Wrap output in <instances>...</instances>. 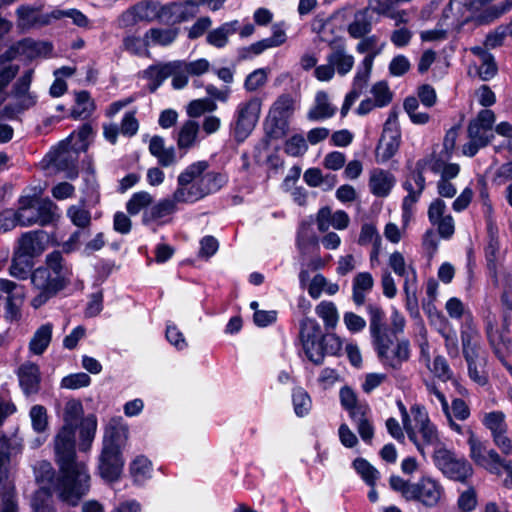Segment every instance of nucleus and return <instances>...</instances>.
<instances>
[{
  "instance_id": "nucleus-1",
  "label": "nucleus",
  "mask_w": 512,
  "mask_h": 512,
  "mask_svg": "<svg viewBox=\"0 0 512 512\" xmlns=\"http://www.w3.org/2000/svg\"><path fill=\"white\" fill-rule=\"evenodd\" d=\"M83 413L80 400H67L62 411L64 425L54 440L55 454L61 472L57 486L59 498L71 505H76L90 487V475L85 463L75 460L76 428Z\"/></svg>"
},
{
  "instance_id": "nucleus-2",
  "label": "nucleus",
  "mask_w": 512,
  "mask_h": 512,
  "mask_svg": "<svg viewBox=\"0 0 512 512\" xmlns=\"http://www.w3.org/2000/svg\"><path fill=\"white\" fill-rule=\"evenodd\" d=\"M72 277L71 269L63 264V258L59 252L48 255L46 265L38 267L31 274V282L39 291L31 300L32 307L38 309L46 304L71 284Z\"/></svg>"
},
{
  "instance_id": "nucleus-3",
  "label": "nucleus",
  "mask_w": 512,
  "mask_h": 512,
  "mask_svg": "<svg viewBox=\"0 0 512 512\" xmlns=\"http://www.w3.org/2000/svg\"><path fill=\"white\" fill-rule=\"evenodd\" d=\"M389 484L391 489L406 501L420 503L426 508L437 507L445 496V489L441 482L430 475H422L415 482L392 475Z\"/></svg>"
},
{
  "instance_id": "nucleus-4",
  "label": "nucleus",
  "mask_w": 512,
  "mask_h": 512,
  "mask_svg": "<svg viewBox=\"0 0 512 512\" xmlns=\"http://www.w3.org/2000/svg\"><path fill=\"white\" fill-rule=\"evenodd\" d=\"M413 423L405 430L408 439L415 445L419 454L426 458L428 447L435 448L442 443L437 426L430 420L424 406L414 404L411 408Z\"/></svg>"
},
{
  "instance_id": "nucleus-5",
  "label": "nucleus",
  "mask_w": 512,
  "mask_h": 512,
  "mask_svg": "<svg viewBox=\"0 0 512 512\" xmlns=\"http://www.w3.org/2000/svg\"><path fill=\"white\" fill-rule=\"evenodd\" d=\"M426 170V162L417 161L412 170L404 180L402 187L407 192L401 204L402 229H406L416 210V204L420 200L426 187V180L423 175Z\"/></svg>"
},
{
  "instance_id": "nucleus-6",
  "label": "nucleus",
  "mask_w": 512,
  "mask_h": 512,
  "mask_svg": "<svg viewBox=\"0 0 512 512\" xmlns=\"http://www.w3.org/2000/svg\"><path fill=\"white\" fill-rule=\"evenodd\" d=\"M36 480L40 488L31 499L33 512H55L52 505V489L58 494V479H54V470L49 462H41L35 468Z\"/></svg>"
},
{
  "instance_id": "nucleus-7",
  "label": "nucleus",
  "mask_w": 512,
  "mask_h": 512,
  "mask_svg": "<svg viewBox=\"0 0 512 512\" xmlns=\"http://www.w3.org/2000/svg\"><path fill=\"white\" fill-rule=\"evenodd\" d=\"M209 164L207 161H197L188 165L177 177V188L173 192L175 200L179 204H193L203 199L196 178L206 172Z\"/></svg>"
},
{
  "instance_id": "nucleus-8",
  "label": "nucleus",
  "mask_w": 512,
  "mask_h": 512,
  "mask_svg": "<svg viewBox=\"0 0 512 512\" xmlns=\"http://www.w3.org/2000/svg\"><path fill=\"white\" fill-rule=\"evenodd\" d=\"M401 143V132L398 124V114L390 111L384 123L381 138L377 144L375 158L377 163L388 162L399 150Z\"/></svg>"
},
{
  "instance_id": "nucleus-9",
  "label": "nucleus",
  "mask_w": 512,
  "mask_h": 512,
  "mask_svg": "<svg viewBox=\"0 0 512 512\" xmlns=\"http://www.w3.org/2000/svg\"><path fill=\"white\" fill-rule=\"evenodd\" d=\"M9 448L8 439L0 438V493L2 494L0 512H17L14 480L9 471Z\"/></svg>"
},
{
  "instance_id": "nucleus-10",
  "label": "nucleus",
  "mask_w": 512,
  "mask_h": 512,
  "mask_svg": "<svg viewBox=\"0 0 512 512\" xmlns=\"http://www.w3.org/2000/svg\"><path fill=\"white\" fill-rule=\"evenodd\" d=\"M469 456L474 463L491 474L497 476L501 475V463L503 458L494 449H488L484 442H482L472 430L467 431Z\"/></svg>"
},
{
  "instance_id": "nucleus-11",
  "label": "nucleus",
  "mask_w": 512,
  "mask_h": 512,
  "mask_svg": "<svg viewBox=\"0 0 512 512\" xmlns=\"http://www.w3.org/2000/svg\"><path fill=\"white\" fill-rule=\"evenodd\" d=\"M377 355L383 365L399 369L410 357V344L407 340L393 343L390 335L373 342Z\"/></svg>"
},
{
  "instance_id": "nucleus-12",
  "label": "nucleus",
  "mask_w": 512,
  "mask_h": 512,
  "mask_svg": "<svg viewBox=\"0 0 512 512\" xmlns=\"http://www.w3.org/2000/svg\"><path fill=\"white\" fill-rule=\"evenodd\" d=\"M492 2L491 0H472L468 5L471 20L478 25H488L512 10V0Z\"/></svg>"
},
{
  "instance_id": "nucleus-13",
  "label": "nucleus",
  "mask_w": 512,
  "mask_h": 512,
  "mask_svg": "<svg viewBox=\"0 0 512 512\" xmlns=\"http://www.w3.org/2000/svg\"><path fill=\"white\" fill-rule=\"evenodd\" d=\"M322 338L321 327L315 319L306 317L301 320L299 339L302 349L307 358L317 365L322 363Z\"/></svg>"
},
{
  "instance_id": "nucleus-14",
  "label": "nucleus",
  "mask_w": 512,
  "mask_h": 512,
  "mask_svg": "<svg viewBox=\"0 0 512 512\" xmlns=\"http://www.w3.org/2000/svg\"><path fill=\"white\" fill-rule=\"evenodd\" d=\"M261 105L260 98L252 97L237 106L234 131L238 140H244L254 129L259 119Z\"/></svg>"
},
{
  "instance_id": "nucleus-15",
  "label": "nucleus",
  "mask_w": 512,
  "mask_h": 512,
  "mask_svg": "<svg viewBox=\"0 0 512 512\" xmlns=\"http://www.w3.org/2000/svg\"><path fill=\"white\" fill-rule=\"evenodd\" d=\"M388 266L397 276L404 279L403 290L407 301H416L417 272L413 263H408L400 251H394L388 257Z\"/></svg>"
},
{
  "instance_id": "nucleus-16",
  "label": "nucleus",
  "mask_w": 512,
  "mask_h": 512,
  "mask_svg": "<svg viewBox=\"0 0 512 512\" xmlns=\"http://www.w3.org/2000/svg\"><path fill=\"white\" fill-rule=\"evenodd\" d=\"M295 111V99L290 94H281L273 102L268 114V121L274 126L275 136L283 135L288 130L289 119Z\"/></svg>"
},
{
  "instance_id": "nucleus-17",
  "label": "nucleus",
  "mask_w": 512,
  "mask_h": 512,
  "mask_svg": "<svg viewBox=\"0 0 512 512\" xmlns=\"http://www.w3.org/2000/svg\"><path fill=\"white\" fill-rule=\"evenodd\" d=\"M462 352L466 361L486 360V351L481 335L473 322H465L461 327Z\"/></svg>"
},
{
  "instance_id": "nucleus-18",
  "label": "nucleus",
  "mask_w": 512,
  "mask_h": 512,
  "mask_svg": "<svg viewBox=\"0 0 512 512\" xmlns=\"http://www.w3.org/2000/svg\"><path fill=\"white\" fill-rule=\"evenodd\" d=\"M78 154L79 151L69 145V142L62 141L52 152V161L58 170L66 173L67 178L75 179L78 176Z\"/></svg>"
},
{
  "instance_id": "nucleus-19",
  "label": "nucleus",
  "mask_w": 512,
  "mask_h": 512,
  "mask_svg": "<svg viewBox=\"0 0 512 512\" xmlns=\"http://www.w3.org/2000/svg\"><path fill=\"white\" fill-rule=\"evenodd\" d=\"M128 434V426L121 417L110 419L104 430L102 449L122 452L128 440Z\"/></svg>"
},
{
  "instance_id": "nucleus-20",
  "label": "nucleus",
  "mask_w": 512,
  "mask_h": 512,
  "mask_svg": "<svg viewBox=\"0 0 512 512\" xmlns=\"http://www.w3.org/2000/svg\"><path fill=\"white\" fill-rule=\"evenodd\" d=\"M124 467L122 452L102 449L99 457L98 470L100 476L108 482L119 479Z\"/></svg>"
},
{
  "instance_id": "nucleus-21",
  "label": "nucleus",
  "mask_w": 512,
  "mask_h": 512,
  "mask_svg": "<svg viewBox=\"0 0 512 512\" xmlns=\"http://www.w3.org/2000/svg\"><path fill=\"white\" fill-rule=\"evenodd\" d=\"M350 218L343 210L332 211L330 207L321 208L316 216V224L320 232H327L331 227L344 230L349 226Z\"/></svg>"
},
{
  "instance_id": "nucleus-22",
  "label": "nucleus",
  "mask_w": 512,
  "mask_h": 512,
  "mask_svg": "<svg viewBox=\"0 0 512 512\" xmlns=\"http://www.w3.org/2000/svg\"><path fill=\"white\" fill-rule=\"evenodd\" d=\"M180 66L178 62L158 63L142 71V77L147 80V89L155 92L162 83Z\"/></svg>"
},
{
  "instance_id": "nucleus-23",
  "label": "nucleus",
  "mask_w": 512,
  "mask_h": 512,
  "mask_svg": "<svg viewBox=\"0 0 512 512\" xmlns=\"http://www.w3.org/2000/svg\"><path fill=\"white\" fill-rule=\"evenodd\" d=\"M174 139L180 151L186 153L200 142V127L198 122L187 120L177 129Z\"/></svg>"
},
{
  "instance_id": "nucleus-24",
  "label": "nucleus",
  "mask_w": 512,
  "mask_h": 512,
  "mask_svg": "<svg viewBox=\"0 0 512 512\" xmlns=\"http://www.w3.org/2000/svg\"><path fill=\"white\" fill-rule=\"evenodd\" d=\"M396 184L395 176L386 170L375 168L370 172L369 189L377 197H386Z\"/></svg>"
},
{
  "instance_id": "nucleus-25",
  "label": "nucleus",
  "mask_w": 512,
  "mask_h": 512,
  "mask_svg": "<svg viewBox=\"0 0 512 512\" xmlns=\"http://www.w3.org/2000/svg\"><path fill=\"white\" fill-rule=\"evenodd\" d=\"M17 223L21 226H31L33 224H39L45 226L49 224V216L46 213L44 216H39L33 204V199L24 198L20 201V207L15 212Z\"/></svg>"
},
{
  "instance_id": "nucleus-26",
  "label": "nucleus",
  "mask_w": 512,
  "mask_h": 512,
  "mask_svg": "<svg viewBox=\"0 0 512 512\" xmlns=\"http://www.w3.org/2000/svg\"><path fill=\"white\" fill-rule=\"evenodd\" d=\"M326 60L334 67L335 72L341 76L348 74L355 62L354 56L347 52L344 44L332 46Z\"/></svg>"
},
{
  "instance_id": "nucleus-27",
  "label": "nucleus",
  "mask_w": 512,
  "mask_h": 512,
  "mask_svg": "<svg viewBox=\"0 0 512 512\" xmlns=\"http://www.w3.org/2000/svg\"><path fill=\"white\" fill-rule=\"evenodd\" d=\"M149 152L162 167H169L178 162L175 148L166 147L165 140L161 136L155 135L150 139Z\"/></svg>"
},
{
  "instance_id": "nucleus-28",
  "label": "nucleus",
  "mask_w": 512,
  "mask_h": 512,
  "mask_svg": "<svg viewBox=\"0 0 512 512\" xmlns=\"http://www.w3.org/2000/svg\"><path fill=\"white\" fill-rule=\"evenodd\" d=\"M20 386L26 395L36 394L40 387V370L36 364L25 363L18 370Z\"/></svg>"
},
{
  "instance_id": "nucleus-29",
  "label": "nucleus",
  "mask_w": 512,
  "mask_h": 512,
  "mask_svg": "<svg viewBox=\"0 0 512 512\" xmlns=\"http://www.w3.org/2000/svg\"><path fill=\"white\" fill-rule=\"evenodd\" d=\"M226 0H186L182 3H176V6L179 7L177 10V18L178 23L189 20L194 17L199 9L200 5H207L208 8L212 11L219 10Z\"/></svg>"
},
{
  "instance_id": "nucleus-30",
  "label": "nucleus",
  "mask_w": 512,
  "mask_h": 512,
  "mask_svg": "<svg viewBox=\"0 0 512 512\" xmlns=\"http://www.w3.org/2000/svg\"><path fill=\"white\" fill-rule=\"evenodd\" d=\"M470 51L479 60V66L477 67L479 78L483 81L492 79L498 71L493 55L481 46L472 47Z\"/></svg>"
},
{
  "instance_id": "nucleus-31",
  "label": "nucleus",
  "mask_w": 512,
  "mask_h": 512,
  "mask_svg": "<svg viewBox=\"0 0 512 512\" xmlns=\"http://www.w3.org/2000/svg\"><path fill=\"white\" fill-rule=\"evenodd\" d=\"M336 110L337 108L330 103L328 94L325 91H318L315 95L314 105L307 113V118L310 121L328 119L334 116Z\"/></svg>"
},
{
  "instance_id": "nucleus-32",
  "label": "nucleus",
  "mask_w": 512,
  "mask_h": 512,
  "mask_svg": "<svg viewBox=\"0 0 512 512\" xmlns=\"http://www.w3.org/2000/svg\"><path fill=\"white\" fill-rule=\"evenodd\" d=\"M369 316V330L372 341L375 342L389 335L385 326V313L376 304H368L366 307Z\"/></svg>"
},
{
  "instance_id": "nucleus-33",
  "label": "nucleus",
  "mask_w": 512,
  "mask_h": 512,
  "mask_svg": "<svg viewBox=\"0 0 512 512\" xmlns=\"http://www.w3.org/2000/svg\"><path fill=\"white\" fill-rule=\"evenodd\" d=\"M43 233L27 232L19 240V249L17 255L29 259L43 251Z\"/></svg>"
},
{
  "instance_id": "nucleus-34",
  "label": "nucleus",
  "mask_w": 512,
  "mask_h": 512,
  "mask_svg": "<svg viewBox=\"0 0 512 512\" xmlns=\"http://www.w3.org/2000/svg\"><path fill=\"white\" fill-rule=\"evenodd\" d=\"M373 286L374 279L369 272L355 275L352 281V299L355 305L362 306L365 303L366 295L371 292Z\"/></svg>"
},
{
  "instance_id": "nucleus-35",
  "label": "nucleus",
  "mask_w": 512,
  "mask_h": 512,
  "mask_svg": "<svg viewBox=\"0 0 512 512\" xmlns=\"http://www.w3.org/2000/svg\"><path fill=\"white\" fill-rule=\"evenodd\" d=\"M202 197L219 191L226 183V177L218 172H203L195 180Z\"/></svg>"
},
{
  "instance_id": "nucleus-36",
  "label": "nucleus",
  "mask_w": 512,
  "mask_h": 512,
  "mask_svg": "<svg viewBox=\"0 0 512 512\" xmlns=\"http://www.w3.org/2000/svg\"><path fill=\"white\" fill-rule=\"evenodd\" d=\"M21 57L32 60L37 57H48L52 53V45L49 42L34 41L26 38L19 41Z\"/></svg>"
},
{
  "instance_id": "nucleus-37",
  "label": "nucleus",
  "mask_w": 512,
  "mask_h": 512,
  "mask_svg": "<svg viewBox=\"0 0 512 512\" xmlns=\"http://www.w3.org/2000/svg\"><path fill=\"white\" fill-rule=\"evenodd\" d=\"M238 30V21L233 20L230 22H225L221 26L211 30L208 32L206 41L213 47L216 48H224L227 43L229 36L236 33Z\"/></svg>"
},
{
  "instance_id": "nucleus-38",
  "label": "nucleus",
  "mask_w": 512,
  "mask_h": 512,
  "mask_svg": "<svg viewBox=\"0 0 512 512\" xmlns=\"http://www.w3.org/2000/svg\"><path fill=\"white\" fill-rule=\"evenodd\" d=\"M17 285L7 279L0 278V291L7 294L5 300V313L10 319L17 317L19 312V305L22 302V294H13Z\"/></svg>"
},
{
  "instance_id": "nucleus-39",
  "label": "nucleus",
  "mask_w": 512,
  "mask_h": 512,
  "mask_svg": "<svg viewBox=\"0 0 512 512\" xmlns=\"http://www.w3.org/2000/svg\"><path fill=\"white\" fill-rule=\"evenodd\" d=\"M372 30V21L368 10L361 9L354 14L352 22L347 27L350 37L360 39L368 35Z\"/></svg>"
},
{
  "instance_id": "nucleus-40",
  "label": "nucleus",
  "mask_w": 512,
  "mask_h": 512,
  "mask_svg": "<svg viewBox=\"0 0 512 512\" xmlns=\"http://www.w3.org/2000/svg\"><path fill=\"white\" fill-rule=\"evenodd\" d=\"M361 439L370 444L374 436V427L370 420V408H360L350 416Z\"/></svg>"
},
{
  "instance_id": "nucleus-41",
  "label": "nucleus",
  "mask_w": 512,
  "mask_h": 512,
  "mask_svg": "<svg viewBox=\"0 0 512 512\" xmlns=\"http://www.w3.org/2000/svg\"><path fill=\"white\" fill-rule=\"evenodd\" d=\"M446 469L449 473L445 470L442 473L445 477L460 482H465L473 473L471 464L466 459L458 458L456 455L449 461Z\"/></svg>"
},
{
  "instance_id": "nucleus-42",
  "label": "nucleus",
  "mask_w": 512,
  "mask_h": 512,
  "mask_svg": "<svg viewBox=\"0 0 512 512\" xmlns=\"http://www.w3.org/2000/svg\"><path fill=\"white\" fill-rule=\"evenodd\" d=\"M129 470L133 481L142 485L152 477L153 467L147 457L139 455L131 462Z\"/></svg>"
},
{
  "instance_id": "nucleus-43",
  "label": "nucleus",
  "mask_w": 512,
  "mask_h": 512,
  "mask_svg": "<svg viewBox=\"0 0 512 512\" xmlns=\"http://www.w3.org/2000/svg\"><path fill=\"white\" fill-rule=\"evenodd\" d=\"M95 110L94 100L89 92L79 91L75 93V105L71 110V117L74 119H86Z\"/></svg>"
},
{
  "instance_id": "nucleus-44",
  "label": "nucleus",
  "mask_w": 512,
  "mask_h": 512,
  "mask_svg": "<svg viewBox=\"0 0 512 512\" xmlns=\"http://www.w3.org/2000/svg\"><path fill=\"white\" fill-rule=\"evenodd\" d=\"M386 43L380 40V37L373 35H366L360 38L356 45V51L359 54H366L365 57H370L371 62L374 63L376 56L380 55L385 48Z\"/></svg>"
},
{
  "instance_id": "nucleus-45",
  "label": "nucleus",
  "mask_w": 512,
  "mask_h": 512,
  "mask_svg": "<svg viewBox=\"0 0 512 512\" xmlns=\"http://www.w3.org/2000/svg\"><path fill=\"white\" fill-rule=\"evenodd\" d=\"M53 325L46 323L41 325L34 333L29 348L35 355H41L49 346L52 338Z\"/></svg>"
},
{
  "instance_id": "nucleus-46",
  "label": "nucleus",
  "mask_w": 512,
  "mask_h": 512,
  "mask_svg": "<svg viewBox=\"0 0 512 512\" xmlns=\"http://www.w3.org/2000/svg\"><path fill=\"white\" fill-rule=\"evenodd\" d=\"M178 201L175 200L174 195L159 201L148 212L144 213V221L161 219L169 216L177 211Z\"/></svg>"
},
{
  "instance_id": "nucleus-47",
  "label": "nucleus",
  "mask_w": 512,
  "mask_h": 512,
  "mask_svg": "<svg viewBox=\"0 0 512 512\" xmlns=\"http://www.w3.org/2000/svg\"><path fill=\"white\" fill-rule=\"evenodd\" d=\"M146 38L150 46H168L175 41L178 35L176 28H151L146 33Z\"/></svg>"
},
{
  "instance_id": "nucleus-48",
  "label": "nucleus",
  "mask_w": 512,
  "mask_h": 512,
  "mask_svg": "<svg viewBox=\"0 0 512 512\" xmlns=\"http://www.w3.org/2000/svg\"><path fill=\"white\" fill-rule=\"evenodd\" d=\"M93 134L92 126L85 123L77 131L71 133L64 142H69V145L79 152H85L93 138Z\"/></svg>"
},
{
  "instance_id": "nucleus-49",
  "label": "nucleus",
  "mask_w": 512,
  "mask_h": 512,
  "mask_svg": "<svg viewBox=\"0 0 512 512\" xmlns=\"http://www.w3.org/2000/svg\"><path fill=\"white\" fill-rule=\"evenodd\" d=\"M297 247L302 254L318 248V238L309 224H302L298 230Z\"/></svg>"
},
{
  "instance_id": "nucleus-50",
  "label": "nucleus",
  "mask_w": 512,
  "mask_h": 512,
  "mask_svg": "<svg viewBox=\"0 0 512 512\" xmlns=\"http://www.w3.org/2000/svg\"><path fill=\"white\" fill-rule=\"evenodd\" d=\"M97 430V418L95 415H88L83 419L80 426L79 448L82 451L89 450Z\"/></svg>"
},
{
  "instance_id": "nucleus-51",
  "label": "nucleus",
  "mask_w": 512,
  "mask_h": 512,
  "mask_svg": "<svg viewBox=\"0 0 512 512\" xmlns=\"http://www.w3.org/2000/svg\"><path fill=\"white\" fill-rule=\"evenodd\" d=\"M315 312L322 319L326 329H334L337 326L339 315L336 305L330 301H321L315 308Z\"/></svg>"
},
{
  "instance_id": "nucleus-52",
  "label": "nucleus",
  "mask_w": 512,
  "mask_h": 512,
  "mask_svg": "<svg viewBox=\"0 0 512 512\" xmlns=\"http://www.w3.org/2000/svg\"><path fill=\"white\" fill-rule=\"evenodd\" d=\"M353 467L367 485L370 487H374L376 485L380 476L379 471L367 460L357 458L353 462Z\"/></svg>"
},
{
  "instance_id": "nucleus-53",
  "label": "nucleus",
  "mask_w": 512,
  "mask_h": 512,
  "mask_svg": "<svg viewBox=\"0 0 512 512\" xmlns=\"http://www.w3.org/2000/svg\"><path fill=\"white\" fill-rule=\"evenodd\" d=\"M294 412L298 417L306 416L312 407V401L303 388H295L292 393Z\"/></svg>"
},
{
  "instance_id": "nucleus-54",
  "label": "nucleus",
  "mask_w": 512,
  "mask_h": 512,
  "mask_svg": "<svg viewBox=\"0 0 512 512\" xmlns=\"http://www.w3.org/2000/svg\"><path fill=\"white\" fill-rule=\"evenodd\" d=\"M483 425L490 430L492 436L507 431L505 414L502 411L486 413L482 420Z\"/></svg>"
},
{
  "instance_id": "nucleus-55",
  "label": "nucleus",
  "mask_w": 512,
  "mask_h": 512,
  "mask_svg": "<svg viewBox=\"0 0 512 512\" xmlns=\"http://www.w3.org/2000/svg\"><path fill=\"white\" fill-rule=\"evenodd\" d=\"M123 46L126 51L137 56H150L149 44L146 35L141 37L127 36L123 40Z\"/></svg>"
},
{
  "instance_id": "nucleus-56",
  "label": "nucleus",
  "mask_w": 512,
  "mask_h": 512,
  "mask_svg": "<svg viewBox=\"0 0 512 512\" xmlns=\"http://www.w3.org/2000/svg\"><path fill=\"white\" fill-rule=\"evenodd\" d=\"M32 429L37 434L45 433L48 428L47 409L42 405H34L29 412Z\"/></svg>"
},
{
  "instance_id": "nucleus-57",
  "label": "nucleus",
  "mask_w": 512,
  "mask_h": 512,
  "mask_svg": "<svg viewBox=\"0 0 512 512\" xmlns=\"http://www.w3.org/2000/svg\"><path fill=\"white\" fill-rule=\"evenodd\" d=\"M340 402L345 410L352 416L360 408H369L366 402H359L355 392L349 387L340 390Z\"/></svg>"
},
{
  "instance_id": "nucleus-58",
  "label": "nucleus",
  "mask_w": 512,
  "mask_h": 512,
  "mask_svg": "<svg viewBox=\"0 0 512 512\" xmlns=\"http://www.w3.org/2000/svg\"><path fill=\"white\" fill-rule=\"evenodd\" d=\"M372 67L373 62H371L370 57H364L354 76L352 87L363 92L369 81Z\"/></svg>"
},
{
  "instance_id": "nucleus-59",
  "label": "nucleus",
  "mask_w": 512,
  "mask_h": 512,
  "mask_svg": "<svg viewBox=\"0 0 512 512\" xmlns=\"http://www.w3.org/2000/svg\"><path fill=\"white\" fill-rule=\"evenodd\" d=\"M308 150L307 141L301 134H295L288 138L284 144V151L292 157L303 156Z\"/></svg>"
},
{
  "instance_id": "nucleus-60",
  "label": "nucleus",
  "mask_w": 512,
  "mask_h": 512,
  "mask_svg": "<svg viewBox=\"0 0 512 512\" xmlns=\"http://www.w3.org/2000/svg\"><path fill=\"white\" fill-rule=\"evenodd\" d=\"M370 92L373 96L372 100L376 103L378 108L385 107L392 101V92L386 81L375 83Z\"/></svg>"
},
{
  "instance_id": "nucleus-61",
  "label": "nucleus",
  "mask_w": 512,
  "mask_h": 512,
  "mask_svg": "<svg viewBox=\"0 0 512 512\" xmlns=\"http://www.w3.org/2000/svg\"><path fill=\"white\" fill-rule=\"evenodd\" d=\"M216 109L217 104L213 100L209 98H202L191 101L188 104L186 111L189 117L197 118L205 112H213Z\"/></svg>"
},
{
  "instance_id": "nucleus-62",
  "label": "nucleus",
  "mask_w": 512,
  "mask_h": 512,
  "mask_svg": "<svg viewBox=\"0 0 512 512\" xmlns=\"http://www.w3.org/2000/svg\"><path fill=\"white\" fill-rule=\"evenodd\" d=\"M18 20L17 25L20 29H29L40 21L38 12L35 8L21 6L16 11Z\"/></svg>"
},
{
  "instance_id": "nucleus-63",
  "label": "nucleus",
  "mask_w": 512,
  "mask_h": 512,
  "mask_svg": "<svg viewBox=\"0 0 512 512\" xmlns=\"http://www.w3.org/2000/svg\"><path fill=\"white\" fill-rule=\"evenodd\" d=\"M454 455L455 453L448 449L446 445L442 442L441 444H439V446L433 448V464L441 473H443L445 470L447 473H449L446 468L447 465L449 464V461L452 459Z\"/></svg>"
},
{
  "instance_id": "nucleus-64",
  "label": "nucleus",
  "mask_w": 512,
  "mask_h": 512,
  "mask_svg": "<svg viewBox=\"0 0 512 512\" xmlns=\"http://www.w3.org/2000/svg\"><path fill=\"white\" fill-rule=\"evenodd\" d=\"M151 203L152 196L146 191H140L132 195L126 204V209L130 215H136Z\"/></svg>"
}]
</instances>
